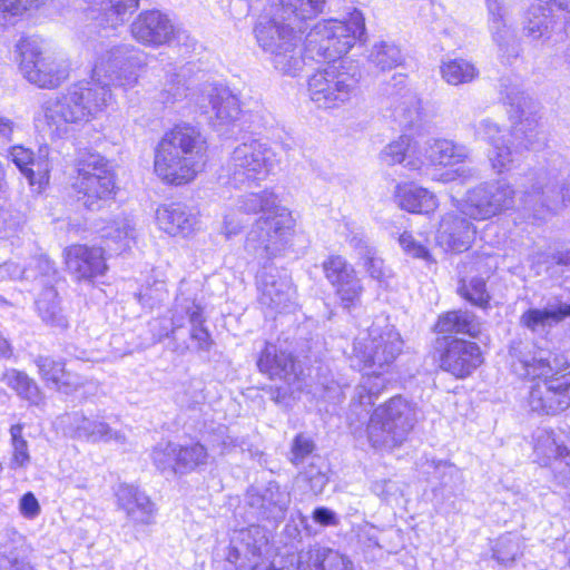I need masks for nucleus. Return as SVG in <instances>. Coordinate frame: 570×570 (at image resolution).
<instances>
[{"label":"nucleus","instance_id":"nucleus-48","mask_svg":"<svg viewBox=\"0 0 570 570\" xmlns=\"http://www.w3.org/2000/svg\"><path fill=\"white\" fill-rule=\"evenodd\" d=\"M23 425L18 423L10 428L11 459L9 468L11 470H24L29 466L31 456L29 453L28 441L22 435Z\"/></svg>","mask_w":570,"mask_h":570},{"label":"nucleus","instance_id":"nucleus-13","mask_svg":"<svg viewBox=\"0 0 570 570\" xmlns=\"http://www.w3.org/2000/svg\"><path fill=\"white\" fill-rule=\"evenodd\" d=\"M515 189L505 179L483 181L468 189L462 214L479 220L490 219L514 206Z\"/></svg>","mask_w":570,"mask_h":570},{"label":"nucleus","instance_id":"nucleus-59","mask_svg":"<svg viewBox=\"0 0 570 570\" xmlns=\"http://www.w3.org/2000/svg\"><path fill=\"white\" fill-rule=\"evenodd\" d=\"M475 136L493 146L499 142H504L508 134L497 122L487 118L482 119L475 126Z\"/></svg>","mask_w":570,"mask_h":570},{"label":"nucleus","instance_id":"nucleus-4","mask_svg":"<svg viewBox=\"0 0 570 570\" xmlns=\"http://www.w3.org/2000/svg\"><path fill=\"white\" fill-rule=\"evenodd\" d=\"M205 164V140L200 131L187 124L166 132L155 151L157 176L173 185L191 181Z\"/></svg>","mask_w":570,"mask_h":570},{"label":"nucleus","instance_id":"nucleus-15","mask_svg":"<svg viewBox=\"0 0 570 570\" xmlns=\"http://www.w3.org/2000/svg\"><path fill=\"white\" fill-rule=\"evenodd\" d=\"M522 188L524 207L534 210L540 206L549 212H556L570 202V186L559 188L557 175L546 168L530 170L525 175Z\"/></svg>","mask_w":570,"mask_h":570},{"label":"nucleus","instance_id":"nucleus-40","mask_svg":"<svg viewBox=\"0 0 570 570\" xmlns=\"http://www.w3.org/2000/svg\"><path fill=\"white\" fill-rule=\"evenodd\" d=\"M1 382L32 405H39L42 402V393L37 382L22 371L6 370L1 375Z\"/></svg>","mask_w":570,"mask_h":570},{"label":"nucleus","instance_id":"nucleus-38","mask_svg":"<svg viewBox=\"0 0 570 570\" xmlns=\"http://www.w3.org/2000/svg\"><path fill=\"white\" fill-rule=\"evenodd\" d=\"M36 305L38 315L47 325L59 330L68 327V318L60 306L58 293L52 286L46 287L40 293Z\"/></svg>","mask_w":570,"mask_h":570},{"label":"nucleus","instance_id":"nucleus-14","mask_svg":"<svg viewBox=\"0 0 570 570\" xmlns=\"http://www.w3.org/2000/svg\"><path fill=\"white\" fill-rule=\"evenodd\" d=\"M403 341L393 326L373 324L364 337L356 338L353 353L363 368L390 366L401 353Z\"/></svg>","mask_w":570,"mask_h":570},{"label":"nucleus","instance_id":"nucleus-47","mask_svg":"<svg viewBox=\"0 0 570 570\" xmlns=\"http://www.w3.org/2000/svg\"><path fill=\"white\" fill-rule=\"evenodd\" d=\"M441 75L448 83L458 86L474 80L479 71L465 59H452L442 63Z\"/></svg>","mask_w":570,"mask_h":570},{"label":"nucleus","instance_id":"nucleus-49","mask_svg":"<svg viewBox=\"0 0 570 570\" xmlns=\"http://www.w3.org/2000/svg\"><path fill=\"white\" fill-rule=\"evenodd\" d=\"M208 460L206 448L200 443L180 446L177 444L178 472L193 471L197 466L205 465Z\"/></svg>","mask_w":570,"mask_h":570},{"label":"nucleus","instance_id":"nucleus-64","mask_svg":"<svg viewBox=\"0 0 570 570\" xmlns=\"http://www.w3.org/2000/svg\"><path fill=\"white\" fill-rule=\"evenodd\" d=\"M313 520L323 527H336L340 523L337 514L325 507H318L313 511Z\"/></svg>","mask_w":570,"mask_h":570},{"label":"nucleus","instance_id":"nucleus-54","mask_svg":"<svg viewBox=\"0 0 570 570\" xmlns=\"http://www.w3.org/2000/svg\"><path fill=\"white\" fill-rule=\"evenodd\" d=\"M188 86L185 75L181 72L173 73L167 79L165 87L159 91L157 99L168 106L184 99L187 96Z\"/></svg>","mask_w":570,"mask_h":570},{"label":"nucleus","instance_id":"nucleus-10","mask_svg":"<svg viewBox=\"0 0 570 570\" xmlns=\"http://www.w3.org/2000/svg\"><path fill=\"white\" fill-rule=\"evenodd\" d=\"M72 184L77 200L89 210L100 209L116 194L115 174L109 161L99 154L85 153L77 161Z\"/></svg>","mask_w":570,"mask_h":570},{"label":"nucleus","instance_id":"nucleus-33","mask_svg":"<svg viewBox=\"0 0 570 570\" xmlns=\"http://www.w3.org/2000/svg\"><path fill=\"white\" fill-rule=\"evenodd\" d=\"M75 432L78 438L85 439L89 442H104L111 441L118 444L126 443V436L120 431L114 430L99 417H87L82 414H75L73 419Z\"/></svg>","mask_w":570,"mask_h":570},{"label":"nucleus","instance_id":"nucleus-7","mask_svg":"<svg viewBox=\"0 0 570 570\" xmlns=\"http://www.w3.org/2000/svg\"><path fill=\"white\" fill-rule=\"evenodd\" d=\"M416 423L415 406L402 396L391 397L370 416L366 436L373 449L391 451L401 446Z\"/></svg>","mask_w":570,"mask_h":570},{"label":"nucleus","instance_id":"nucleus-56","mask_svg":"<svg viewBox=\"0 0 570 570\" xmlns=\"http://www.w3.org/2000/svg\"><path fill=\"white\" fill-rule=\"evenodd\" d=\"M314 451V441L303 433L297 434L292 442L288 460L296 466L309 463L312 456H318Z\"/></svg>","mask_w":570,"mask_h":570},{"label":"nucleus","instance_id":"nucleus-21","mask_svg":"<svg viewBox=\"0 0 570 570\" xmlns=\"http://www.w3.org/2000/svg\"><path fill=\"white\" fill-rule=\"evenodd\" d=\"M323 271L344 308L360 302L363 286L354 268L342 256H331L324 261Z\"/></svg>","mask_w":570,"mask_h":570},{"label":"nucleus","instance_id":"nucleus-62","mask_svg":"<svg viewBox=\"0 0 570 570\" xmlns=\"http://www.w3.org/2000/svg\"><path fill=\"white\" fill-rule=\"evenodd\" d=\"M364 267L370 276L374 279L382 281L386 271L384 267V262L382 258L376 256V252L374 249H366L364 254Z\"/></svg>","mask_w":570,"mask_h":570},{"label":"nucleus","instance_id":"nucleus-26","mask_svg":"<svg viewBox=\"0 0 570 570\" xmlns=\"http://www.w3.org/2000/svg\"><path fill=\"white\" fill-rule=\"evenodd\" d=\"M257 284L262 305L282 312L292 304L295 291L286 274L265 269L257 276Z\"/></svg>","mask_w":570,"mask_h":570},{"label":"nucleus","instance_id":"nucleus-16","mask_svg":"<svg viewBox=\"0 0 570 570\" xmlns=\"http://www.w3.org/2000/svg\"><path fill=\"white\" fill-rule=\"evenodd\" d=\"M267 544L266 530L259 525L237 530L230 540L227 561L236 570H257Z\"/></svg>","mask_w":570,"mask_h":570},{"label":"nucleus","instance_id":"nucleus-24","mask_svg":"<svg viewBox=\"0 0 570 570\" xmlns=\"http://www.w3.org/2000/svg\"><path fill=\"white\" fill-rule=\"evenodd\" d=\"M65 263L77 281H91L107 269L104 249L87 245H72L65 250Z\"/></svg>","mask_w":570,"mask_h":570},{"label":"nucleus","instance_id":"nucleus-6","mask_svg":"<svg viewBox=\"0 0 570 570\" xmlns=\"http://www.w3.org/2000/svg\"><path fill=\"white\" fill-rule=\"evenodd\" d=\"M365 32L363 13L354 10L346 21L330 19L316 23L306 35L304 58L336 60L346 55Z\"/></svg>","mask_w":570,"mask_h":570},{"label":"nucleus","instance_id":"nucleus-22","mask_svg":"<svg viewBox=\"0 0 570 570\" xmlns=\"http://www.w3.org/2000/svg\"><path fill=\"white\" fill-rule=\"evenodd\" d=\"M570 318V303L561 296L547 299L543 307L529 308L520 316V325L532 334L548 335L551 330Z\"/></svg>","mask_w":570,"mask_h":570},{"label":"nucleus","instance_id":"nucleus-8","mask_svg":"<svg viewBox=\"0 0 570 570\" xmlns=\"http://www.w3.org/2000/svg\"><path fill=\"white\" fill-rule=\"evenodd\" d=\"M360 77L357 67L352 62L328 65L309 77V98L318 108H340L356 97Z\"/></svg>","mask_w":570,"mask_h":570},{"label":"nucleus","instance_id":"nucleus-28","mask_svg":"<svg viewBox=\"0 0 570 570\" xmlns=\"http://www.w3.org/2000/svg\"><path fill=\"white\" fill-rule=\"evenodd\" d=\"M247 503L259 518L278 522L285 518L291 497L277 483L271 482L262 492L249 491Z\"/></svg>","mask_w":570,"mask_h":570},{"label":"nucleus","instance_id":"nucleus-17","mask_svg":"<svg viewBox=\"0 0 570 570\" xmlns=\"http://www.w3.org/2000/svg\"><path fill=\"white\" fill-rule=\"evenodd\" d=\"M436 347L443 350L441 368L456 377L470 375L483 362L481 350L474 342L444 336L436 338Z\"/></svg>","mask_w":570,"mask_h":570},{"label":"nucleus","instance_id":"nucleus-39","mask_svg":"<svg viewBox=\"0 0 570 570\" xmlns=\"http://www.w3.org/2000/svg\"><path fill=\"white\" fill-rule=\"evenodd\" d=\"M396 198L401 208L410 213H430L438 206L434 195L417 186L399 187Z\"/></svg>","mask_w":570,"mask_h":570},{"label":"nucleus","instance_id":"nucleus-57","mask_svg":"<svg viewBox=\"0 0 570 570\" xmlns=\"http://www.w3.org/2000/svg\"><path fill=\"white\" fill-rule=\"evenodd\" d=\"M0 570H35L17 546L0 544Z\"/></svg>","mask_w":570,"mask_h":570},{"label":"nucleus","instance_id":"nucleus-58","mask_svg":"<svg viewBox=\"0 0 570 570\" xmlns=\"http://www.w3.org/2000/svg\"><path fill=\"white\" fill-rule=\"evenodd\" d=\"M153 461L161 471L178 472L177 444L171 442L158 444L153 451Z\"/></svg>","mask_w":570,"mask_h":570},{"label":"nucleus","instance_id":"nucleus-46","mask_svg":"<svg viewBox=\"0 0 570 570\" xmlns=\"http://www.w3.org/2000/svg\"><path fill=\"white\" fill-rule=\"evenodd\" d=\"M368 61L380 70L386 71L400 66L403 61V56L394 42L381 40L372 46Z\"/></svg>","mask_w":570,"mask_h":570},{"label":"nucleus","instance_id":"nucleus-23","mask_svg":"<svg viewBox=\"0 0 570 570\" xmlns=\"http://www.w3.org/2000/svg\"><path fill=\"white\" fill-rule=\"evenodd\" d=\"M553 8L570 13V0H540L532 4L523 21V33L527 38L542 43L551 38L554 29ZM567 23L570 24V18Z\"/></svg>","mask_w":570,"mask_h":570},{"label":"nucleus","instance_id":"nucleus-25","mask_svg":"<svg viewBox=\"0 0 570 570\" xmlns=\"http://www.w3.org/2000/svg\"><path fill=\"white\" fill-rule=\"evenodd\" d=\"M533 451L543 465L553 460L561 480L570 483V450L558 440L553 430L540 428L533 433Z\"/></svg>","mask_w":570,"mask_h":570},{"label":"nucleus","instance_id":"nucleus-45","mask_svg":"<svg viewBox=\"0 0 570 570\" xmlns=\"http://www.w3.org/2000/svg\"><path fill=\"white\" fill-rule=\"evenodd\" d=\"M325 0H279L283 20L294 23L315 18L323 11Z\"/></svg>","mask_w":570,"mask_h":570},{"label":"nucleus","instance_id":"nucleus-9","mask_svg":"<svg viewBox=\"0 0 570 570\" xmlns=\"http://www.w3.org/2000/svg\"><path fill=\"white\" fill-rule=\"evenodd\" d=\"M279 165L273 148L259 140L248 139L238 144L229 155L225 170L227 181L234 187H250L265 180Z\"/></svg>","mask_w":570,"mask_h":570},{"label":"nucleus","instance_id":"nucleus-11","mask_svg":"<svg viewBox=\"0 0 570 570\" xmlns=\"http://www.w3.org/2000/svg\"><path fill=\"white\" fill-rule=\"evenodd\" d=\"M19 68L23 77L42 89L61 86L70 75V62L60 55L43 50L35 39H22L17 45Z\"/></svg>","mask_w":570,"mask_h":570},{"label":"nucleus","instance_id":"nucleus-31","mask_svg":"<svg viewBox=\"0 0 570 570\" xmlns=\"http://www.w3.org/2000/svg\"><path fill=\"white\" fill-rule=\"evenodd\" d=\"M139 0H90L88 14L99 26L116 28L127 16L138 8Z\"/></svg>","mask_w":570,"mask_h":570},{"label":"nucleus","instance_id":"nucleus-53","mask_svg":"<svg viewBox=\"0 0 570 570\" xmlns=\"http://www.w3.org/2000/svg\"><path fill=\"white\" fill-rule=\"evenodd\" d=\"M435 476L439 479L440 488L449 494H458L463 490V476L461 471L453 464L441 462L435 466Z\"/></svg>","mask_w":570,"mask_h":570},{"label":"nucleus","instance_id":"nucleus-27","mask_svg":"<svg viewBox=\"0 0 570 570\" xmlns=\"http://www.w3.org/2000/svg\"><path fill=\"white\" fill-rule=\"evenodd\" d=\"M476 235V228L465 217L458 214L443 216L438 229L436 240L446 250L468 249Z\"/></svg>","mask_w":570,"mask_h":570},{"label":"nucleus","instance_id":"nucleus-2","mask_svg":"<svg viewBox=\"0 0 570 570\" xmlns=\"http://www.w3.org/2000/svg\"><path fill=\"white\" fill-rule=\"evenodd\" d=\"M242 214L262 213L253 224L245 240V250L259 262L283 254L289 246L294 233V219L289 210L276 204V196L267 190L249 193L237 202V210L225 215L223 233L227 238L239 233L244 220Z\"/></svg>","mask_w":570,"mask_h":570},{"label":"nucleus","instance_id":"nucleus-52","mask_svg":"<svg viewBox=\"0 0 570 570\" xmlns=\"http://www.w3.org/2000/svg\"><path fill=\"white\" fill-rule=\"evenodd\" d=\"M314 561L317 570H354L347 556L330 548L317 549Z\"/></svg>","mask_w":570,"mask_h":570},{"label":"nucleus","instance_id":"nucleus-29","mask_svg":"<svg viewBox=\"0 0 570 570\" xmlns=\"http://www.w3.org/2000/svg\"><path fill=\"white\" fill-rule=\"evenodd\" d=\"M158 227L170 236L186 237L197 225V216L183 203L161 205L156 210Z\"/></svg>","mask_w":570,"mask_h":570},{"label":"nucleus","instance_id":"nucleus-41","mask_svg":"<svg viewBox=\"0 0 570 570\" xmlns=\"http://www.w3.org/2000/svg\"><path fill=\"white\" fill-rule=\"evenodd\" d=\"M104 237L110 250L115 253L124 252L135 240V224L127 217H118L105 228Z\"/></svg>","mask_w":570,"mask_h":570},{"label":"nucleus","instance_id":"nucleus-20","mask_svg":"<svg viewBox=\"0 0 570 570\" xmlns=\"http://www.w3.org/2000/svg\"><path fill=\"white\" fill-rule=\"evenodd\" d=\"M186 322L190 325L189 336L196 343L198 351H208L212 345L210 334L204 326L205 316L200 304L196 298L187 297L181 292L175 301L171 316V334L185 326Z\"/></svg>","mask_w":570,"mask_h":570},{"label":"nucleus","instance_id":"nucleus-30","mask_svg":"<svg viewBox=\"0 0 570 570\" xmlns=\"http://www.w3.org/2000/svg\"><path fill=\"white\" fill-rule=\"evenodd\" d=\"M120 509L135 523L150 524L155 514V504L149 497L131 484H120L117 490Z\"/></svg>","mask_w":570,"mask_h":570},{"label":"nucleus","instance_id":"nucleus-5","mask_svg":"<svg viewBox=\"0 0 570 570\" xmlns=\"http://www.w3.org/2000/svg\"><path fill=\"white\" fill-rule=\"evenodd\" d=\"M301 27L291 20L278 21L267 16L259 17L254 33L258 46L269 53L274 68L283 75L296 76L305 65L298 43Z\"/></svg>","mask_w":570,"mask_h":570},{"label":"nucleus","instance_id":"nucleus-35","mask_svg":"<svg viewBox=\"0 0 570 570\" xmlns=\"http://www.w3.org/2000/svg\"><path fill=\"white\" fill-rule=\"evenodd\" d=\"M422 154L426 161L434 166H454L468 157V149L448 139L428 140Z\"/></svg>","mask_w":570,"mask_h":570},{"label":"nucleus","instance_id":"nucleus-55","mask_svg":"<svg viewBox=\"0 0 570 570\" xmlns=\"http://www.w3.org/2000/svg\"><path fill=\"white\" fill-rule=\"evenodd\" d=\"M458 291L464 299L475 306L485 308L489 304L490 295L483 278L474 277L469 282L462 281Z\"/></svg>","mask_w":570,"mask_h":570},{"label":"nucleus","instance_id":"nucleus-51","mask_svg":"<svg viewBox=\"0 0 570 570\" xmlns=\"http://www.w3.org/2000/svg\"><path fill=\"white\" fill-rule=\"evenodd\" d=\"M325 469L326 464L321 456H312V461L299 472V476L309 484L314 494L322 493L328 483Z\"/></svg>","mask_w":570,"mask_h":570},{"label":"nucleus","instance_id":"nucleus-43","mask_svg":"<svg viewBox=\"0 0 570 570\" xmlns=\"http://www.w3.org/2000/svg\"><path fill=\"white\" fill-rule=\"evenodd\" d=\"M485 4L489 16V28L493 40L501 49L507 48L513 40V35L507 24V10L502 0H485Z\"/></svg>","mask_w":570,"mask_h":570},{"label":"nucleus","instance_id":"nucleus-63","mask_svg":"<svg viewBox=\"0 0 570 570\" xmlns=\"http://www.w3.org/2000/svg\"><path fill=\"white\" fill-rule=\"evenodd\" d=\"M10 157L17 167L24 174L31 171L28 166L32 164L33 153L21 146H14L10 150Z\"/></svg>","mask_w":570,"mask_h":570},{"label":"nucleus","instance_id":"nucleus-1","mask_svg":"<svg viewBox=\"0 0 570 570\" xmlns=\"http://www.w3.org/2000/svg\"><path fill=\"white\" fill-rule=\"evenodd\" d=\"M145 65L144 52L130 43L105 50L97 58L90 81H79L57 97L46 100L41 112L50 134L67 135L73 126L88 122L108 105L110 87L124 89L138 81V70Z\"/></svg>","mask_w":570,"mask_h":570},{"label":"nucleus","instance_id":"nucleus-34","mask_svg":"<svg viewBox=\"0 0 570 570\" xmlns=\"http://www.w3.org/2000/svg\"><path fill=\"white\" fill-rule=\"evenodd\" d=\"M434 330L438 334H464L475 338L482 325L473 313L459 309L440 315Z\"/></svg>","mask_w":570,"mask_h":570},{"label":"nucleus","instance_id":"nucleus-60","mask_svg":"<svg viewBox=\"0 0 570 570\" xmlns=\"http://www.w3.org/2000/svg\"><path fill=\"white\" fill-rule=\"evenodd\" d=\"M29 9V0H0V26L13 24Z\"/></svg>","mask_w":570,"mask_h":570},{"label":"nucleus","instance_id":"nucleus-42","mask_svg":"<svg viewBox=\"0 0 570 570\" xmlns=\"http://www.w3.org/2000/svg\"><path fill=\"white\" fill-rule=\"evenodd\" d=\"M382 370L372 367L371 372L363 376L362 382L355 389L353 397L352 410L356 411L358 407H367L373 405V400L385 386V379L382 377Z\"/></svg>","mask_w":570,"mask_h":570},{"label":"nucleus","instance_id":"nucleus-32","mask_svg":"<svg viewBox=\"0 0 570 570\" xmlns=\"http://www.w3.org/2000/svg\"><path fill=\"white\" fill-rule=\"evenodd\" d=\"M257 366L271 379L289 381L296 377V363L292 353L274 344H266L257 361Z\"/></svg>","mask_w":570,"mask_h":570},{"label":"nucleus","instance_id":"nucleus-50","mask_svg":"<svg viewBox=\"0 0 570 570\" xmlns=\"http://www.w3.org/2000/svg\"><path fill=\"white\" fill-rule=\"evenodd\" d=\"M512 144L510 139H505L504 142L491 146L492 148L489 150V160L498 174L510 171L513 168L519 147L517 146L513 150Z\"/></svg>","mask_w":570,"mask_h":570},{"label":"nucleus","instance_id":"nucleus-19","mask_svg":"<svg viewBox=\"0 0 570 570\" xmlns=\"http://www.w3.org/2000/svg\"><path fill=\"white\" fill-rule=\"evenodd\" d=\"M134 39L146 46L157 48L169 45L176 35V27L164 12L153 9L140 12L130 24Z\"/></svg>","mask_w":570,"mask_h":570},{"label":"nucleus","instance_id":"nucleus-61","mask_svg":"<svg viewBox=\"0 0 570 570\" xmlns=\"http://www.w3.org/2000/svg\"><path fill=\"white\" fill-rule=\"evenodd\" d=\"M399 243L406 255L424 261L431 259L429 249L421 243L416 242L412 234L404 232L401 234Z\"/></svg>","mask_w":570,"mask_h":570},{"label":"nucleus","instance_id":"nucleus-37","mask_svg":"<svg viewBox=\"0 0 570 570\" xmlns=\"http://www.w3.org/2000/svg\"><path fill=\"white\" fill-rule=\"evenodd\" d=\"M38 373L41 380L50 387L66 394L76 390L78 383L71 382L70 374L65 370V363L61 360H55L50 356L38 355L35 358Z\"/></svg>","mask_w":570,"mask_h":570},{"label":"nucleus","instance_id":"nucleus-18","mask_svg":"<svg viewBox=\"0 0 570 570\" xmlns=\"http://www.w3.org/2000/svg\"><path fill=\"white\" fill-rule=\"evenodd\" d=\"M198 105L209 114L213 126L219 130L235 124L242 112L238 98L222 85H205Z\"/></svg>","mask_w":570,"mask_h":570},{"label":"nucleus","instance_id":"nucleus-44","mask_svg":"<svg viewBox=\"0 0 570 570\" xmlns=\"http://www.w3.org/2000/svg\"><path fill=\"white\" fill-rule=\"evenodd\" d=\"M492 551L500 564L510 567L523 556L524 540L519 533L507 532L498 538Z\"/></svg>","mask_w":570,"mask_h":570},{"label":"nucleus","instance_id":"nucleus-3","mask_svg":"<svg viewBox=\"0 0 570 570\" xmlns=\"http://www.w3.org/2000/svg\"><path fill=\"white\" fill-rule=\"evenodd\" d=\"M509 354L513 372L523 379H543L529 393V405L533 412L557 414L570 406V374L556 376L563 362L551 351L528 341H513Z\"/></svg>","mask_w":570,"mask_h":570},{"label":"nucleus","instance_id":"nucleus-36","mask_svg":"<svg viewBox=\"0 0 570 570\" xmlns=\"http://www.w3.org/2000/svg\"><path fill=\"white\" fill-rule=\"evenodd\" d=\"M415 146L409 136H401L399 139L390 142L380 153V159L386 166L403 164L409 170L421 169L423 159L415 156Z\"/></svg>","mask_w":570,"mask_h":570},{"label":"nucleus","instance_id":"nucleus-12","mask_svg":"<svg viewBox=\"0 0 570 570\" xmlns=\"http://www.w3.org/2000/svg\"><path fill=\"white\" fill-rule=\"evenodd\" d=\"M500 94L503 102L510 106V117L519 118L514 124L510 136L513 142H518L519 148L537 150L546 145V135L540 129L539 120L535 116L537 104L524 95L518 83L510 79H502Z\"/></svg>","mask_w":570,"mask_h":570}]
</instances>
